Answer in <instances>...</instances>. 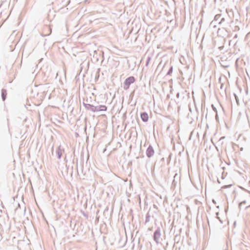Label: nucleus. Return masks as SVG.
Listing matches in <instances>:
<instances>
[{
    "label": "nucleus",
    "instance_id": "1",
    "mask_svg": "<svg viewBox=\"0 0 250 250\" xmlns=\"http://www.w3.org/2000/svg\"><path fill=\"white\" fill-rule=\"evenodd\" d=\"M160 59H161V61L159 63L158 65H157V70L159 69H161V71L160 72V74H161L163 73V72H166L167 71V69L169 64L167 61H166L163 63L162 58H161ZM159 75H160V74Z\"/></svg>",
    "mask_w": 250,
    "mask_h": 250
},
{
    "label": "nucleus",
    "instance_id": "2",
    "mask_svg": "<svg viewBox=\"0 0 250 250\" xmlns=\"http://www.w3.org/2000/svg\"><path fill=\"white\" fill-rule=\"evenodd\" d=\"M135 81V78L133 76L129 77L126 79L124 83V88L125 89L129 88L130 85L134 83Z\"/></svg>",
    "mask_w": 250,
    "mask_h": 250
},
{
    "label": "nucleus",
    "instance_id": "3",
    "mask_svg": "<svg viewBox=\"0 0 250 250\" xmlns=\"http://www.w3.org/2000/svg\"><path fill=\"white\" fill-rule=\"evenodd\" d=\"M157 239H158V237H159L161 235L160 233V230L159 228H157ZM157 247H158L159 250H160V248L164 249V247L162 246V244L160 243L159 244L158 242L157 241Z\"/></svg>",
    "mask_w": 250,
    "mask_h": 250
},
{
    "label": "nucleus",
    "instance_id": "4",
    "mask_svg": "<svg viewBox=\"0 0 250 250\" xmlns=\"http://www.w3.org/2000/svg\"><path fill=\"white\" fill-rule=\"evenodd\" d=\"M154 151L151 147H148L146 151L147 155L148 157L151 156L154 154Z\"/></svg>",
    "mask_w": 250,
    "mask_h": 250
},
{
    "label": "nucleus",
    "instance_id": "5",
    "mask_svg": "<svg viewBox=\"0 0 250 250\" xmlns=\"http://www.w3.org/2000/svg\"><path fill=\"white\" fill-rule=\"evenodd\" d=\"M141 117L142 120L145 122L147 121L148 119V114L146 113H142L141 115Z\"/></svg>",
    "mask_w": 250,
    "mask_h": 250
},
{
    "label": "nucleus",
    "instance_id": "6",
    "mask_svg": "<svg viewBox=\"0 0 250 250\" xmlns=\"http://www.w3.org/2000/svg\"><path fill=\"white\" fill-rule=\"evenodd\" d=\"M7 96V91L5 89H2L1 90V96L3 101H4Z\"/></svg>",
    "mask_w": 250,
    "mask_h": 250
},
{
    "label": "nucleus",
    "instance_id": "7",
    "mask_svg": "<svg viewBox=\"0 0 250 250\" xmlns=\"http://www.w3.org/2000/svg\"><path fill=\"white\" fill-rule=\"evenodd\" d=\"M173 71V66H170L169 67L168 71L166 73V75H170Z\"/></svg>",
    "mask_w": 250,
    "mask_h": 250
},
{
    "label": "nucleus",
    "instance_id": "8",
    "mask_svg": "<svg viewBox=\"0 0 250 250\" xmlns=\"http://www.w3.org/2000/svg\"><path fill=\"white\" fill-rule=\"evenodd\" d=\"M107 109V107L105 105H100L99 107V109L98 110L99 111H106Z\"/></svg>",
    "mask_w": 250,
    "mask_h": 250
},
{
    "label": "nucleus",
    "instance_id": "9",
    "mask_svg": "<svg viewBox=\"0 0 250 250\" xmlns=\"http://www.w3.org/2000/svg\"><path fill=\"white\" fill-rule=\"evenodd\" d=\"M211 106V107L212 108V110L215 112H216V118H217L218 117V116L217 110L216 108L214 106L213 104H212Z\"/></svg>",
    "mask_w": 250,
    "mask_h": 250
},
{
    "label": "nucleus",
    "instance_id": "10",
    "mask_svg": "<svg viewBox=\"0 0 250 250\" xmlns=\"http://www.w3.org/2000/svg\"><path fill=\"white\" fill-rule=\"evenodd\" d=\"M225 20H225V18H221L220 21L219 22V24H223V26H225V24H223V23L225 22Z\"/></svg>",
    "mask_w": 250,
    "mask_h": 250
},
{
    "label": "nucleus",
    "instance_id": "11",
    "mask_svg": "<svg viewBox=\"0 0 250 250\" xmlns=\"http://www.w3.org/2000/svg\"><path fill=\"white\" fill-rule=\"evenodd\" d=\"M225 138V136L221 137L220 139H219V140L218 141V143H220L221 145H223V142L222 141V140Z\"/></svg>",
    "mask_w": 250,
    "mask_h": 250
},
{
    "label": "nucleus",
    "instance_id": "12",
    "mask_svg": "<svg viewBox=\"0 0 250 250\" xmlns=\"http://www.w3.org/2000/svg\"><path fill=\"white\" fill-rule=\"evenodd\" d=\"M247 203V201L246 200H244L241 202L239 205V207L241 208V207L242 206L243 204H246Z\"/></svg>",
    "mask_w": 250,
    "mask_h": 250
},
{
    "label": "nucleus",
    "instance_id": "13",
    "mask_svg": "<svg viewBox=\"0 0 250 250\" xmlns=\"http://www.w3.org/2000/svg\"><path fill=\"white\" fill-rule=\"evenodd\" d=\"M234 97H235V100L236 101V102L237 103V104H239V101H238V96H237V95L235 94V93H234L233 94Z\"/></svg>",
    "mask_w": 250,
    "mask_h": 250
},
{
    "label": "nucleus",
    "instance_id": "14",
    "mask_svg": "<svg viewBox=\"0 0 250 250\" xmlns=\"http://www.w3.org/2000/svg\"><path fill=\"white\" fill-rule=\"evenodd\" d=\"M232 185L230 184V185H226V186H224L222 187V188H230V187H231Z\"/></svg>",
    "mask_w": 250,
    "mask_h": 250
},
{
    "label": "nucleus",
    "instance_id": "15",
    "mask_svg": "<svg viewBox=\"0 0 250 250\" xmlns=\"http://www.w3.org/2000/svg\"><path fill=\"white\" fill-rule=\"evenodd\" d=\"M221 223V224H223V221L221 219V218L219 217H218L216 218Z\"/></svg>",
    "mask_w": 250,
    "mask_h": 250
},
{
    "label": "nucleus",
    "instance_id": "16",
    "mask_svg": "<svg viewBox=\"0 0 250 250\" xmlns=\"http://www.w3.org/2000/svg\"><path fill=\"white\" fill-rule=\"evenodd\" d=\"M225 27H223L222 29L219 28L218 30V33H219L221 30H225Z\"/></svg>",
    "mask_w": 250,
    "mask_h": 250
},
{
    "label": "nucleus",
    "instance_id": "17",
    "mask_svg": "<svg viewBox=\"0 0 250 250\" xmlns=\"http://www.w3.org/2000/svg\"><path fill=\"white\" fill-rule=\"evenodd\" d=\"M238 37L237 34H235L233 37L234 39H236Z\"/></svg>",
    "mask_w": 250,
    "mask_h": 250
},
{
    "label": "nucleus",
    "instance_id": "18",
    "mask_svg": "<svg viewBox=\"0 0 250 250\" xmlns=\"http://www.w3.org/2000/svg\"><path fill=\"white\" fill-rule=\"evenodd\" d=\"M215 214H216V218H217V217H219V216H218V215H219V212H216V213H215Z\"/></svg>",
    "mask_w": 250,
    "mask_h": 250
},
{
    "label": "nucleus",
    "instance_id": "19",
    "mask_svg": "<svg viewBox=\"0 0 250 250\" xmlns=\"http://www.w3.org/2000/svg\"><path fill=\"white\" fill-rule=\"evenodd\" d=\"M160 159H161V161H164V157H160Z\"/></svg>",
    "mask_w": 250,
    "mask_h": 250
},
{
    "label": "nucleus",
    "instance_id": "20",
    "mask_svg": "<svg viewBox=\"0 0 250 250\" xmlns=\"http://www.w3.org/2000/svg\"><path fill=\"white\" fill-rule=\"evenodd\" d=\"M212 202H213V203L214 204H216V201H215V200L213 199V200H212Z\"/></svg>",
    "mask_w": 250,
    "mask_h": 250
},
{
    "label": "nucleus",
    "instance_id": "21",
    "mask_svg": "<svg viewBox=\"0 0 250 250\" xmlns=\"http://www.w3.org/2000/svg\"><path fill=\"white\" fill-rule=\"evenodd\" d=\"M179 95H180L179 93H178L177 94V95H176L177 97H178H178H179Z\"/></svg>",
    "mask_w": 250,
    "mask_h": 250
},
{
    "label": "nucleus",
    "instance_id": "22",
    "mask_svg": "<svg viewBox=\"0 0 250 250\" xmlns=\"http://www.w3.org/2000/svg\"><path fill=\"white\" fill-rule=\"evenodd\" d=\"M166 12H167L166 10H164V15L166 14Z\"/></svg>",
    "mask_w": 250,
    "mask_h": 250
},
{
    "label": "nucleus",
    "instance_id": "23",
    "mask_svg": "<svg viewBox=\"0 0 250 250\" xmlns=\"http://www.w3.org/2000/svg\"><path fill=\"white\" fill-rule=\"evenodd\" d=\"M161 17V15H159L158 17L157 18V20Z\"/></svg>",
    "mask_w": 250,
    "mask_h": 250
},
{
    "label": "nucleus",
    "instance_id": "24",
    "mask_svg": "<svg viewBox=\"0 0 250 250\" xmlns=\"http://www.w3.org/2000/svg\"><path fill=\"white\" fill-rule=\"evenodd\" d=\"M160 198L162 199V195H160Z\"/></svg>",
    "mask_w": 250,
    "mask_h": 250
},
{
    "label": "nucleus",
    "instance_id": "25",
    "mask_svg": "<svg viewBox=\"0 0 250 250\" xmlns=\"http://www.w3.org/2000/svg\"><path fill=\"white\" fill-rule=\"evenodd\" d=\"M155 234H156V233L155 232L154 233V239H155Z\"/></svg>",
    "mask_w": 250,
    "mask_h": 250
},
{
    "label": "nucleus",
    "instance_id": "26",
    "mask_svg": "<svg viewBox=\"0 0 250 250\" xmlns=\"http://www.w3.org/2000/svg\"><path fill=\"white\" fill-rule=\"evenodd\" d=\"M240 150H241V151H242V150H243V148L242 147V148L240 149Z\"/></svg>",
    "mask_w": 250,
    "mask_h": 250
},
{
    "label": "nucleus",
    "instance_id": "27",
    "mask_svg": "<svg viewBox=\"0 0 250 250\" xmlns=\"http://www.w3.org/2000/svg\"><path fill=\"white\" fill-rule=\"evenodd\" d=\"M249 206H247V207H246V208H249Z\"/></svg>",
    "mask_w": 250,
    "mask_h": 250
},
{
    "label": "nucleus",
    "instance_id": "28",
    "mask_svg": "<svg viewBox=\"0 0 250 250\" xmlns=\"http://www.w3.org/2000/svg\"><path fill=\"white\" fill-rule=\"evenodd\" d=\"M235 224H236V222H234V225H235Z\"/></svg>",
    "mask_w": 250,
    "mask_h": 250
}]
</instances>
